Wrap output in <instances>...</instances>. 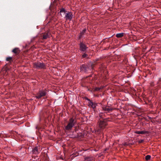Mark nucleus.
Segmentation results:
<instances>
[{
  "label": "nucleus",
  "instance_id": "f257e3e1",
  "mask_svg": "<svg viewBox=\"0 0 161 161\" xmlns=\"http://www.w3.org/2000/svg\"><path fill=\"white\" fill-rule=\"evenodd\" d=\"M74 119L71 118L69 119V122L65 127V129L67 130H71L75 125Z\"/></svg>",
  "mask_w": 161,
  "mask_h": 161
},
{
  "label": "nucleus",
  "instance_id": "f03ea898",
  "mask_svg": "<svg viewBox=\"0 0 161 161\" xmlns=\"http://www.w3.org/2000/svg\"><path fill=\"white\" fill-rule=\"evenodd\" d=\"M34 68L38 69L44 68L45 65L44 63L40 62H35L33 64Z\"/></svg>",
  "mask_w": 161,
  "mask_h": 161
},
{
  "label": "nucleus",
  "instance_id": "7ed1b4c3",
  "mask_svg": "<svg viewBox=\"0 0 161 161\" xmlns=\"http://www.w3.org/2000/svg\"><path fill=\"white\" fill-rule=\"evenodd\" d=\"M107 125V123L106 121H100L99 123L98 126L101 130H103L105 128Z\"/></svg>",
  "mask_w": 161,
  "mask_h": 161
},
{
  "label": "nucleus",
  "instance_id": "20e7f679",
  "mask_svg": "<svg viewBox=\"0 0 161 161\" xmlns=\"http://www.w3.org/2000/svg\"><path fill=\"white\" fill-rule=\"evenodd\" d=\"M46 92L45 91L41 90L37 94L36 97L38 99L40 98L41 97L45 96L46 95Z\"/></svg>",
  "mask_w": 161,
  "mask_h": 161
},
{
  "label": "nucleus",
  "instance_id": "39448f33",
  "mask_svg": "<svg viewBox=\"0 0 161 161\" xmlns=\"http://www.w3.org/2000/svg\"><path fill=\"white\" fill-rule=\"evenodd\" d=\"M73 14L71 12H68L65 14L64 18L66 20H71L72 19Z\"/></svg>",
  "mask_w": 161,
  "mask_h": 161
},
{
  "label": "nucleus",
  "instance_id": "423d86ee",
  "mask_svg": "<svg viewBox=\"0 0 161 161\" xmlns=\"http://www.w3.org/2000/svg\"><path fill=\"white\" fill-rule=\"evenodd\" d=\"M80 51L84 52L86 50V49L87 48V47L85 44L81 42L80 43Z\"/></svg>",
  "mask_w": 161,
  "mask_h": 161
},
{
  "label": "nucleus",
  "instance_id": "0eeeda50",
  "mask_svg": "<svg viewBox=\"0 0 161 161\" xmlns=\"http://www.w3.org/2000/svg\"><path fill=\"white\" fill-rule=\"evenodd\" d=\"M102 108L103 110L108 112H109L112 109L111 107L108 106H103L102 107Z\"/></svg>",
  "mask_w": 161,
  "mask_h": 161
},
{
  "label": "nucleus",
  "instance_id": "6e6552de",
  "mask_svg": "<svg viewBox=\"0 0 161 161\" xmlns=\"http://www.w3.org/2000/svg\"><path fill=\"white\" fill-rule=\"evenodd\" d=\"M135 133H136L137 134H145L147 133V131L145 130L142 131H137L135 132Z\"/></svg>",
  "mask_w": 161,
  "mask_h": 161
},
{
  "label": "nucleus",
  "instance_id": "1a4fd4ad",
  "mask_svg": "<svg viewBox=\"0 0 161 161\" xmlns=\"http://www.w3.org/2000/svg\"><path fill=\"white\" fill-rule=\"evenodd\" d=\"M20 51V50L18 48H15L12 50V52L14 53H19Z\"/></svg>",
  "mask_w": 161,
  "mask_h": 161
},
{
  "label": "nucleus",
  "instance_id": "9d476101",
  "mask_svg": "<svg viewBox=\"0 0 161 161\" xmlns=\"http://www.w3.org/2000/svg\"><path fill=\"white\" fill-rule=\"evenodd\" d=\"M89 104L90 106L93 108H95L96 106L95 104H94L93 102L91 101L89 102Z\"/></svg>",
  "mask_w": 161,
  "mask_h": 161
},
{
  "label": "nucleus",
  "instance_id": "9b49d317",
  "mask_svg": "<svg viewBox=\"0 0 161 161\" xmlns=\"http://www.w3.org/2000/svg\"><path fill=\"white\" fill-rule=\"evenodd\" d=\"M49 37V35H48V34L47 33H46L44 34L43 36V39H46Z\"/></svg>",
  "mask_w": 161,
  "mask_h": 161
},
{
  "label": "nucleus",
  "instance_id": "f8f14e48",
  "mask_svg": "<svg viewBox=\"0 0 161 161\" xmlns=\"http://www.w3.org/2000/svg\"><path fill=\"white\" fill-rule=\"evenodd\" d=\"M124 36V33H120L117 34L116 36L118 38H120Z\"/></svg>",
  "mask_w": 161,
  "mask_h": 161
},
{
  "label": "nucleus",
  "instance_id": "ddd939ff",
  "mask_svg": "<svg viewBox=\"0 0 161 161\" xmlns=\"http://www.w3.org/2000/svg\"><path fill=\"white\" fill-rule=\"evenodd\" d=\"M33 153L36 154L38 153V147H36L33 150Z\"/></svg>",
  "mask_w": 161,
  "mask_h": 161
},
{
  "label": "nucleus",
  "instance_id": "4468645a",
  "mask_svg": "<svg viewBox=\"0 0 161 161\" xmlns=\"http://www.w3.org/2000/svg\"><path fill=\"white\" fill-rule=\"evenodd\" d=\"M151 158V156L149 155H147L146 156L145 159L146 160H149Z\"/></svg>",
  "mask_w": 161,
  "mask_h": 161
},
{
  "label": "nucleus",
  "instance_id": "2eb2a0df",
  "mask_svg": "<svg viewBox=\"0 0 161 161\" xmlns=\"http://www.w3.org/2000/svg\"><path fill=\"white\" fill-rule=\"evenodd\" d=\"M86 29H84L82 32H81L80 33V38L81 36H82V35L84 33H85V32H86Z\"/></svg>",
  "mask_w": 161,
  "mask_h": 161
},
{
  "label": "nucleus",
  "instance_id": "dca6fc26",
  "mask_svg": "<svg viewBox=\"0 0 161 161\" xmlns=\"http://www.w3.org/2000/svg\"><path fill=\"white\" fill-rule=\"evenodd\" d=\"M12 59V57H8L7 58L6 60L7 61H11Z\"/></svg>",
  "mask_w": 161,
  "mask_h": 161
},
{
  "label": "nucleus",
  "instance_id": "f3484780",
  "mask_svg": "<svg viewBox=\"0 0 161 161\" xmlns=\"http://www.w3.org/2000/svg\"><path fill=\"white\" fill-rule=\"evenodd\" d=\"M60 12L65 13V10L64 8H63L60 10Z\"/></svg>",
  "mask_w": 161,
  "mask_h": 161
},
{
  "label": "nucleus",
  "instance_id": "a211bd4d",
  "mask_svg": "<svg viewBox=\"0 0 161 161\" xmlns=\"http://www.w3.org/2000/svg\"><path fill=\"white\" fill-rule=\"evenodd\" d=\"M87 56V55L86 53H84L82 55V57L83 58L86 57Z\"/></svg>",
  "mask_w": 161,
  "mask_h": 161
},
{
  "label": "nucleus",
  "instance_id": "6ab92c4d",
  "mask_svg": "<svg viewBox=\"0 0 161 161\" xmlns=\"http://www.w3.org/2000/svg\"><path fill=\"white\" fill-rule=\"evenodd\" d=\"M143 140H139V141H138V142L139 143H142V142H143Z\"/></svg>",
  "mask_w": 161,
  "mask_h": 161
},
{
  "label": "nucleus",
  "instance_id": "aec40b11",
  "mask_svg": "<svg viewBox=\"0 0 161 161\" xmlns=\"http://www.w3.org/2000/svg\"><path fill=\"white\" fill-rule=\"evenodd\" d=\"M100 90V89L98 88H96L95 89V90L96 91H98V90Z\"/></svg>",
  "mask_w": 161,
  "mask_h": 161
},
{
  "label": "nucleus",
  "instance_id": "412c9836",
  "mask_svg": "<svg viewBox=\"0 0 161 161\" xmlns=\"http://www.w3.org/2000/svg\"><path fill=\"white\" fill-rule=\"evenodd\" d=\"M88 159V160H90V158H85V159Z\"/></svg>",
  "mask_w": 161,
  "mask_h": 161
},
{
  "label": "nucleus",
  "instance_id": "4be33fe9",
  "mask_svg": "<svg viewBox=\"0 0 161 161\" xmlns=\"http://www.w3.org/2000/svg\"><path fill=\"white\" fill-rule=\"evenodd\" d=\"M126 145H127V144H124V146Z\"/></svg>",
  "mask_w": 161,
  "mask_h": 161
},
{
  "label": "nucleus",
  "instance_id": "5701e85b",
  "mask_svg": "<svg viewBox=\"0 0 161 161\" xmlns=\"http://www.w3.org/2000/svg\"><path fill=\"white\" fill-rule=\"evenodd\" d=\"M99 130V131H100V130H101V129H100V130Z\"/></svg>",
  "mask_w": 161,
  "mask_h": 161
}]
</instances>
